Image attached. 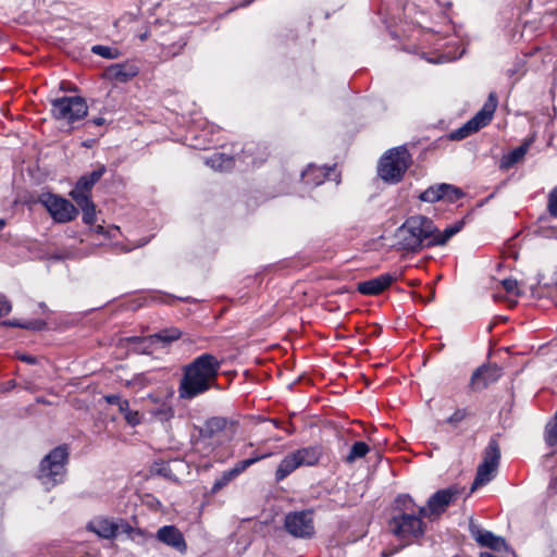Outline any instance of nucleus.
<instances>
[{
    "mask_svg": "<svg viewBox=\"0 0 557 557\" xmlns=\"http://www.w3.org/2000/svg\"><path fill=\"white\" fill-rule=\"evenodd\" d=\"M51 113L54 119L73 124L88 113L86 100L79 96H64L51 101Z\"/></svg>",
    "mask_w": 557,
    "mask_h": 557,
    "instance_id": "obj_8",
    "label": "nucleus"
},
{
    "mask_svg": "<svg viewBox=\"0 0 557 557\" xmlns=\"http://www.w3.org/2000/svg\"><path fill=\"white\" fill-rule=\"evenodd\" d=\"M252 150H253V147L251 145H247V146H245L243 152H244V154H248L249 157H251L250 163L252 165H257V164L261 163L263 161V159L260 158L259 160H257V158H253L252 157V152H253Z\"/></svg>",
    "mask_w": 557,
    "mask_h": 557,
    "instance_id": "obj_43",
    "label": "nucleus"
},
{
    "mask_svg": "<svg viewBox=\"0 0 557 557\" xmlns=\"http://www.w3.org/2000/svg\"><path fill=\"white\" fill-rule=\"evenodd\" d=\"M234 434V422L223 417L210 418L200 428L199 437L194 443V448L203 456H208L216 447L230 442Z\"/></svg>",
    "mask_w": 557,
    "mask_h": 557,
    "instance_id": "obj_4",
    "label": "nucleus"
},
{
    "mask_svg": "<svg viewBox=\"0 0 557 557\" xmlns=\"http://www.w3.org/2000/svg\"><path fill=\"white\" fill-rule=\"evenodd\" d=\"M530 145H531L530 141H525L522 145H520L519 147L511 150L509 153L505 154L502 158L500 168L509 169V168L513 166L516 163H518L520 160H522L523 157L525 156V153L528 152Z\"/></svg>",
    "mask_w": 557,
    "mask_h": 557,
    "instance_id": "obj_25",
    "label": "nucleus"
},
{
    "mask_svg": "<svg viewBox=\"0 0 557 557\" xmlns=\"http://www.w3.org/2000/svg\"><path fill=\"white\" fill-rule=\"evenodd\" d=\"M321 456L322 448L320 446L304 447L288 454L280 462L275 472V480L277 482L284 480L299 467L317 465Z\"/></svg>",
    "mask_w": 557,
    "mask_h": 557,
    "instance_id": "obj_7",
    "label": "nucleus"
},
{
    "mask_svg": "<svg viewBox=\"0 0 557 557\" xmlns=\"http://www.w3.org/2000/svg\"><path fill=\"white\" fill-rule=\"evenodd\" d=\"M77 206L82 209L83 211V222L88 224V225H91L95 223L96 221V207L94 205V202L91 201L90 198H87V201L84 202L83 200H74Z\"/></svg>",
    "mask_w": 557,
    "mask_h": 557,
    "instance_id": "obj_28",
    "label": "nucleus"
},
{
    "mask_svg": "<svg viewBox=\"0 0 557 557\" xmlns=\"http://www.w3.org/2000/svg\"><path fill=\"white\" fill-rule=\"evenodd\" d=\"M12 310L11 302L5 296H0V318L7 315Z\"/></svg>",
    "mask_w": 557,
    "mask_h": 557,
    "instance_id": "obj_41",
    "label": "nucleus"
},
{
    "mask_svg": "<svg viewBox=\"0 0 557 557\" xmlns=\"http://www.w3.org/2000/svg\"><path fill=\"white\" fill-rule=\"evenodd\" d=\"M473 535L481 546H485L497 552L507 549L505 540L503 537L496 536L490 531H482L478 529L475 532H473Z\"/></svg>",
    "mask_w": 557,
    "mask_h": 557,
    "instance_id": "obj_21",
    "label": "nucleus"
},
{
    "mask_svg": "<svg viewBox=\"0 0 557 557\" xmlns=\"http://www.w3.org/2000/svg\"><path fill=\"white\" fill-rule=\"evenodd\" d=\"M181 337V332L177 329L164 330L157 334L146 337H128L127 342L133 344V349L138 354L149 355L153 350V345L161 342L169 344Z\"/></svg>",
    "mask_w": 557,
    "mask_h": 557,
    "instance_id": "obj_14",
    "label": "nucleus"
},
{
    "mask_svg": "<svg viewBox=\"0 0 557 557\" xmlns=\"http://www.w3.org/2000/svg\"><path fill=\"white\" fill-rule=\"evenodd\" d=\"M460 496V490L456 486L443 488L434 493L426 506L419 507V513L429 519L440 517Z\"/></svg>",
    "mask_w": 557,
    "mask_h": 557,
    "instance_id": "obj_11",
    "label": "nucleus"
},
{
    "mask_svg": "<svg viewBox=\"0 0 557 557\" xmlns=\"http://www.w3.org/2000/svg\"><path fill=\"white\" fill-rule=\"evenodd\" d=\"M162 295L158 294V293H154L152 296H151V300L153 301H157V300H161L162 299Z\"/></svg>",
    "mask_w": 557,
    "mask_h": 557,
    "instance_id": "obj_49",
    "label": "nucleus"
},
{
    "mask_svg": "<svg viewBox=\"0 0 557 557\" xmlns=\"http://www.w3.org/2000/svg\"><path fill=\"white\" fill-rule=\"evenodd\" d=\"M91 52L96 55L102 57L108 60L117 59L121 55L119 49L110 46L95 45L91 47Z\"/></svg>",
    "mask_w": 557,
    "mask_h": 557,
    "instance_id": "obj_33",
    "label": "nucleus"
},
{
    "mask_svg": "<svg viewBox=\"0 0 557 557\" xmlns=\"http://www.w3.org/2000/svg\"><path fill=\"white\" fill-rule=\"evenodd\" d=\"M205 163L215 171H228L233 169L235 160L233 157L224 153L214 152L212 156L205 159Z\"/></svg>",
    "mask_w": 557,
    "mask_h": 557,
    "instance_id": "obj_24",
    "label": "nucleus"
},
{
    "mask_svg": "<svg viewBox=\"0 0 557 557\" xmlns=\"http://www.w3.org/2000/svg\"><path fill=\"white\" fill-rule=\"evenodd\" d=\"M88 529L103 539H112L116 535L119 530L117 523L113 520L99 518L88 523Z\"/></svg>",
    "mask_w": 557,
    "mask_h": 557,
    "instance_id": "obj_20",
    "label": "nucleus"
},
{
    "mask_svg": "<svg viewBox=\"0 0 557 557\" xmlns=\"http://www.w3.org/2000/svg\"><path fill=\"white\" fill-rule=\"evenodd\" d=\"M18 359L22 360L23 362L28 363V364L36 363V358L34 356H30V355H21V356H18Z\"/></svg>",
    "mask_w": 557,
    "mask_h": 557,
    "instance_id": "obj_46",
    "label": "nucleus"
},
{
    "mask_svg": "<svg viewBox=\"0 0 557 557\" xmlns=\"http://www.w3.org/2000/svg\"><path fill=\"white\" fill-rule=\"evenodd\" d=\"M466 418V411L462 409L456 410L450 417L446 419V423L457 425Z\"/></svg>",
    "mask_w": 557,
    "mask_h": 557,
    "instance_id": "obj_40",
    "label": "nucleus"
},
{
    "mask_svg": "<svg viewBox=\"0 0 557 557\" xmlns=\"http://www.w3.org/2000/svg\"><path fill=\"white\" fill-rule=\"evenodd\" d=\"M394 281V275L384 273L371 280L360 282L357 289L362 295L375 296L388 288Z\"/></svg>",
    "mask_w": 557,
    "mask_h": 557,
    "instance_id": "obj_19",
    "label": "nucleus"
},
{
    "mask_svg": "<svg viewBox=\"0 0 557 557\" xmlns=\"http://www.w3.org/2000/svg\"><path fill=\"white\" fill-rule=\"evenodd\" d=\"M332 169L318 168L312 164L308 165V168L301 173L302 182L306 185L317 187L321 185L326 177L330 175Z\"/></svg>",
    "mask_w": 557,
    "mask_h": 557,
    "instance_id": "obj_22",
    "label": "nucleus"
},
{
    "mask_svg": "<svg viewBox=\"0 0 557 557\" xmlns=\"http://www.w3.org/2000/svg\"><path fill=\"white\" fill-rule=\"evenodd\" d=\"M502 286L503 288L509 293V294H513V295H519L520 292H519V287H518V282L513 278H505L502 281Z\"/></svg>",
    "mask_w": 557,
    "mask_h": 557,
    "instance_id": "obj_37",
    "label": "nucleus"
},
{
    "mask_svg": "<svg viewBox=\"0 0 557 557\" xmlns=\"http://www.w3.org/2000/svg\"><path fill=\"white\" fill-rule=\"evenodd\" d=\"M148 37H149V32H147V30H146L145 33H143V34H140V35L138 36V38H139L141 41L147 40V39H148Z\"/></svg>",
    "mask_w": 557,
    "mask_h": 557,
    "instance_id": "obj_48",
    "label": "nucleus"
},
{
    "mask_svg": "<svg viewBox=\"0 0 557 557\" xmlns=\"http://www.w3.org/2000/svg\"><path fill=\"white\" fill-rule=\"evenodd\" d=\"M136 533H137V534L143 535V534H144V531H143V530H140V529H138V530H136Z\"/></svg>",
    "mask_w": 557,
    "mask_h": 557,
    "instance_id": "obj_52",
    "label": "nucleus"
},
{
    "mask_svg": "<svg viewBox=\"0 0 557 557\" xmlns=\"http://www.w3.org/2000/svg\"><path fill=\"white\" fill-rule=\"evenodd\" d=\"M502 375V370L497 366H482L471 375V386L474 389H481L496 382Z\"/></svg>",
    "mask_w": 557,
    "mask_h": 557,
    "instance_id": "obj_18",
    "label": "nucleus"
},
{
    "mask_svg": "<svg viewBox=\"0 0 557 557\" xmlns=\"http://www.w3.org/2000/svg\"><path fill=\"white\" fill-rule=\"evenodd\" d=\"M465 196V193L450 184L443 183V200L448 202H456Z\"/></svg>",
    "mask_w": 557,
    "mask_h": 557,
    "instance_id": "obj_34",
    "label": "nucleus"
},
{
    "mask_svg": "<svg viewBox=\"0 0 557 557\" xmlns=\"http://www.w3.org/2000/svg\"><path fill=\"white\" fill-rule=\"evenodd\" d=\"M88 123L94 124L96 126H102L106 123V120L103 117L99 116V117H95V119L88 121Z\"/></svg>",
    "mask_w": 557,
    "mask_h": 557,
    "instance_id": "obj_47",
    "label": "nucleus"
},
{
    "mask_svg": "<svg viewBox=\"0 0 557 557\" xmlns=\"http://www.w3.org/2000/svg\"><path fill=\"white\" fill-rule=\"evenodd\" d=\"M134 382L140 385L152 384L153 380L147 373H139L134 377Z\"/></svg>",
    "mask_w": 557,
    "mask_h": 557,
    "instance_id": "obj_42",
    "label": "nucleus"
},
{
    "mask_svg": "<svg viewBox=\"0 0 557 557\" xmlns=\"http://www.w3.org/2000/svg\"><path fill=\"white\" fill-rule=\"evenodd\" d=\"M419 198L424 202H436L443 200V183L430 186L420 195Z\"/></svg>",
    "mask_w": 557,
    "mask_h": 557,
    "instance_id": "obj_32",
    "label": "nucleus"
},
{
    "mask_svg": "<svg viewBox=\"0 0 557 557\" xmlns=\"http://www.w3.org/2000/svg\"><path fill=\"white\" fill-rule=\"evenodd\" d=\"M94 187V184L87 178L86 175H83L76 183L74 189L70 193V196L73 200H83L87 201V198H90V190Z\"/></svg>",
    "mask_w": 557,
    "mask_h": 557,
    "instance_id": "obj_26",
    "label": "nucleus"
},
{
    "mask_svg": "<svg viewBox=\"0 0 557 557\" xmlns=\"http://www.w3.org/2000/svg\"><path fill=\"white\" fill-rule=\"evenodd\" d=\"M122 400H123V398H121L119 395H108V396H106V401H107L108 404H110V405H115V406H117V404H119L120 401H122Z\"/></svg>",
    "mask_w": 557,
    "mask_h": 557,
    "instance_id": "obj_45",
    "label": "nucleus"
},
{
    "mask_svg": "<svg viewBox=\"0 0 557 557\" xmlns=\"http://www.w3.org/2000/svg\"><path fill=\"white\" fill-rule=\"evenodd\" d=\"M138 66L129 62L115 63L104 70V77L117 83H126L137 76Z\"/></svg>",
    "mask_w": 557,
    "mask_h": 557,
    "instance_id": "obj_17",
    "label": "nucleus"
},
{
    "mask_svg": "<svg viewBox=\"0 0 557 557\" xmlns=\"http://www.w3.org/2000/svg\"><path fill=\"white\" fill-rule=\"evenodd\" d=\"M497 104L498 100L496 94L491 92L482 109L479 112H476V114L467 123H465L461 127L451 132L448 135L449 139L461 140L486 126L492 121Z\"/></svg>",
    "mask_w": 557,
    "mask_h": 557,
    "instance_id": "obj_9",
    "label": "nucleus"
},
{
    "mask_svg": "<svg viewBox=\"0 0 557 557\" xmlns=\"http://www.w3.org/2000/svg\"><path fill=\"white\" fill-rule=\"evenodd\" d=\"M187 41L184 38H181L178 41L171 44L169 46H161V51L159 54V59L161 61H168L176 55H180L183 52Z\"/></svg>",
    "mask_w": 557,
    "mask_h": 557,
    "instance_id": "obj_27",
    "label": "nucleus"
},
{
    "mask_svg": "<svg viewBox=\"0 0 557 557\" xmlns=\"http://www.w3.org/2000/svg\"><path fill=\"white\" fill-rule=\"evenodd\" d=\"M4 324L8 326H12V327H21V329L33 330V331H41V330L46 329V326H47V323L44 320H39V319L29 320V321H25V322H21V321L14 319V320L5 321Z\"/></svg>",
    "mask_w": 557,
    "mask_h": 557,
    "instance_id": "obj_29",
    "label": "nucleus"
},
{
    "mask_svg": "<svg viewBox=\"0 0 557 557\" xmlns=\"http://www.w3.org/2000/svg\"><path fill=\"white\" fill-rule=\"evenodd\" d=\"M126 532H129V531H133L132 527L127 525V528L125 529Z\"/></svg>",
    "mask_w": 557,
    "mask_h": 557,
    "instance_id": "obj_53",
    "label": "nucleus"
},
{
    "mask_svg": "<svg viewBox=\"0 0 557 557\" xmlns=\"http://www.w3.org/2000/svg\"><path fill=\"white\" fill-rule=\"evenodd\" d=\"M107 169L104 165H100L98 169L94 170L91 173L86 174L87 178L91 182V184H96L100 181V178L106 173Z\"/></svg>",
    "mask_w": 557,
    "mask_h": 557,
    "instance_id": "obj_39",
    "label": "nucleus"
},
{
    "mask_svg": "<svg viewBox=\"0 0 557 557\" xmlns=\"http://www.w3.org/2000/svg\"><path fill=\"white\" fill-rule=\"evenodd\" d=\"M154 537L160 543L184 554L187 550V544L183 533L175 525L161 527Z\"/></svg>",
    "mask_w": 557,
    "mask_h": 557,
    "instance_id": "obj_16",
    "label": "nucleus"
},
{
    "mask_svg": "<svg viewBox=\"0 0 557 557\" xmlns=\"http://www.w3.org/2000/svg\"><path fill=\"white\" fill-rule=\"evenodd\" d=\"M553 285L557 288V265H556V269L554 271V278H553Z\"/></svg>",
    "mask_w": 557,
    "mask_h": 557,
    "instance_id": "obj_50",
    "label": "nucleus"
},
{
    "mask_svg": "<svg viewBox=\"0 0 557 557\" xmlns=\"http://www.w3.org/2000/svg\"><path fill=\"white\" fill-rule=\"evenodd\" d=\"M151 413L161 421L169 420L173 417V410L168 404H161L160 407L152 410Z\"/></svg>",
    "mask_w": 557,
    "mask_h": 557,
    "instance_id": "obj_35",
    "label": "nucleus"
},
{
    "mask_svg": "<svg viewBox=\"0 0 557 557\" xmlns=\"http://www.w3.org/2000/svg\"><path fill=\"white\" fill-rule=\"evenodd\" d=\"M126 423L131 426H136L141 422L140 414L137 410H129L124 416Z\"/></svg>",
    "mask_w": 557,
    "mask_h": 557,
    "instance_id": "obj_38",
    "label": "nucleus"
},
{
    "mask_svg": "<svg viewBox=\"0 0 557 557\" xmlns=\"http://www.w3.org/2000/svg\"><path fill=\"white\" fill-rule=\"evenodd\" d=\"M369 446L364 442H356L352 444L349 454L345 457L347 463H352L357 459L364 457L369 453Z\"/></svg>",
    "mask_w": 557,
    "mask_h": 557,
    "instance_id": "obj_31",
    "label": "nucleus"
},
{
    "mask_svg": "<svg viewBox=\"0 0 557 557\" xmlns=\"http://www.w3.org/2000/svg\"><path fill=\"white\" fill-rule=\"evenodd\" d=\"M500 460V448L496 440H490L483 453V460L478 466L471 492L490 483L496 475Z\"/></svg>",
    "mask_w": 557,
    "mask_h": 557,
    "instance_id": "obj_10",
    "label": "nucleus"
},
{
    "mask_svg": "<svg viewBox=\"0 0 557 557\" xmlns=\"http://www.w3.org/2000/svg\"><path fill=\"white\" fill-rule=\"evenodd\" d=\"M465 226L463 221H457L454 224L447 226L443 232H441L435 226L434 232V240L429 242V244H433V246H444L453 236L459 233Z\"/></svg>",
    "mask_w": 557,
    "mask_h": 557,
    "instance_id": "obj_23",
    "label": "nucleus"
},
{
    "mask_svg": "<svg viewBox=\"0 0 557 557\" xmlns=\"http://www.w3.org/2000/svg\"><path fill=\"white\" fill-rule=\"evenodd\" d=\"M544 440L549 447H557V413L546 423Z\"/></svg>",
    "mask_w": 557,
    "mask_h": 557,
    "instance_id": "obj_30",
    "label": "nucleus"
},
{
    "mask_svg": "<svg viewBox=\"0 0 557 557\" xmlns=\"http://www.w3.org/2000/svg\"><path fill=\"white\" fill-rule=\"evenodd\" d=\"M411 163V156L406 147L388 150L380 160L379 176L388 184L400 182Z\"/></svg>",
    "mask_w": 557,
    "mask_h": 557,
    "instance_id": "obj_5",
    "label": "nucleus"
},
{
    "mask_svg": "<svg viewBox=\"0 0 557 557\" xmlns=\"http://www.w3.org/2000/svg\"><path fill=\"white\" fill-rule=\"evenodd\" d=\"M284 528L294 537L311 539L314 535L313 512L301 510L287 513L284 519Z\"/></svg>",
    "mask_w": 557,
    "mask_h": 557,
    "instance_id": "obj_12",
    "label": "nucleus"
},
{
    "mask_svg": "<svg viewBox=\"0 0 557 557\" xmlns=\"http://www.w3.org/2000/svg\"><path fill=\"white\" fill-rule=\"evenodd\" d=\"M395 513L389 520V528L394 535L403 540L419 539L425 532V523L419 513V507L408 494L399 495L395 500Z\"/></svg>",
    "mask_w": 557,
    "mask_h": 557,
    "instance_id": "obj_2",
    "label": "nucleus"
},
{
    "mask_svg": "<svg viewBox=\"0 0 557 557\" xmlns=\"http://www.w3.org/2000/svg\"><path fill=\"white\" fill-rule=\"evenodd\" d=\"M67 458L66 446H58L41 460L38 478L47 490L63 481Z\"/></svg>",
    "mask_w": 557,
    "mask_h": 557,
    "instance_id": "obj_6",
    "label": "nucleus"
},
{
    "mask_svg": "<svg viewBox=\"0 0 557 557\" xmlns=\"http://www.w3.org/2000/svg\"><path fill=\"white\" fill-rule=\"evenodd\" d=\"M40 202L48 210L52 219L59 223H66L74 220L78 213L77 209L69 200L47 193L40 196Z\"/></svg>",
    "mask_w": 557,
    "mask_h": 557,
    "instance_id": "obj_13",
    "label": "nucleus"
},
{
    "mask_svg": "<svg viewBox=\"0 0 557 557\" xmlns=\"http://www.w3.org/2000/svg\"><path fill=\"white\" fill-rule=\"evenodd\" d=\"M222 362L211 354H202L184 367L178 386L180 397L193 399L216 384Z\"/></svg>",
    "mask_w": 557,
    "mask_h": 557,
    "instance_id": "obj_1",
    "label": "nucleus"
},
{
    "mask_svg": "<svg viewBox=\"0 0 557 557\" xmlns=\"http://www.w3.org/2000/svg\"><path fill=\"white\" fill-rule=\"evenodd\" d=\"M435 224L424 215H412L397 228V245L407 251H419L425 247H433L429 242L434 240Z\"/></svg>",
    "mask_w": 557,
    "mask_h": 557,
    "instance_id": "obj_3",
    "label": "nucleus"
},
{
    "mask_svg": "<svg viewBox=\"0 0 557 557\" xmlns=\"http://www.w3.org/2000/svg\"><path fill=\"white\" fill-rule=\"evenodd\" d=\"M272 454H261V455H255L248 459L238 461L232 469L224 471L213 483L211 487V493L216 494L219 491H221L223 487L228 485L234 479H236L239 474H242L246 469H248L250 466L255 465L256 462L270 457Z\"/></svg>",
    "mask_w": 557,
    "mask_h": 557,
    "instance_id": "obj_15",
    "label": "nucleus"
},
{
    "mask_svg": "<svg viewBox=\"0 0 557 557\" xmlns=\"http://www.w3.org/2000/svg\"><path fill=\"white\" fill-rule=\"evenodd\" d=\"M117 408H119L120 412L123 413V416H125L126 412L131 410L128 400L123 399L122 401H120L117 404Z\"/></svg>",
    "mask_w": 557,
    "mask_h": 557,
    "instance_id": "obj_44",
    "label": "nucleus"
},
{
    "mask_svg": "<svg viewBox=\"0 0 557 557\" xmlns=\"http://www.w3.org/2000/svg\"><path fill=\"white\" fill-rule=\"evenodd\" d=\"M547 209L552 216L557 218V186L548 195Z\"/></svg>",
    "mask_w": 557,
    "mask_h": 557,
    "instance_id": "obj_36",
    "label": "nucleus"
},
{
    "mask_svg": "<svg viewBox=\"0 0 557 557\" xmlns=\"http://www.w3.org/2000/svg\"><path fill=\"white\" fill-rule=\"evenodd\" d=\"M5 221L3 219H0V231L4 227Z\"/></svg>",
    "mask_w": 557,
    "mask_h": 557,
    "instance_id": "obj_51",
    "label": "nucleus"
}]
</instances>
